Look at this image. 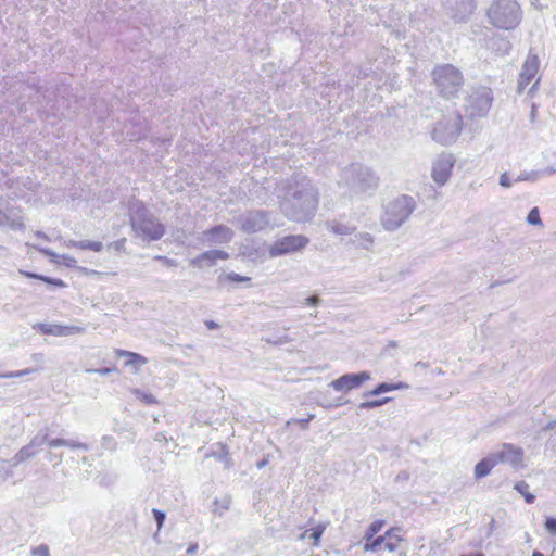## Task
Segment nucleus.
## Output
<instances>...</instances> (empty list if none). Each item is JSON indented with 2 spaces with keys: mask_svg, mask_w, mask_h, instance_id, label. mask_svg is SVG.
I'll list each match as a JSON object with an SVG mask.
<instances>
[{
  "mask_svg": "<svg viewBox=\"0 0 556 556\" xmlns=\"http://www.w3.org/2000/svg\"><path fill=\"white\" fill-rule=\"evenodd\" d=\"M80 270H81L85 275H87V276H101V275H102V273L97 271V270H94V269L80 268Z\"/></svg>",
  "mask_w": 556,
  "mask_h": 556,
  "instance_id": "864d4df0",
  "label": "nucleus"
},
{
  "mask_svg": "<svg viewBox=\"0 0 556 556\" xmlns=\"http://www.w3.org/2000/svg\"><path fill=\"white\" fill-rule=\"evenodd\" d=\"M240 229L247 233H254L271 228L270 216L266 211H250L239 218Z\"/></svg>",
  "mask_w": 556,
  "mask_h": 556,
  "instance_id": "9b49d317",
  "label": "nucleus"
},
{
  "mask_svg": "<svg viewBox=\"0 0 556 556\" xmlns=\"http://www.w3.org/2000/svg\"><path fill=\"white\" fill-rule=\"evenodd\" d=\"M409 479V473L407 471H401L397 473L395 481L396 482H404Z\"/></svg>",
  "mask_w": 556,
  "mask_h": 556,
  "instance_id": "603ef678",
  "label": "nucleus"
},
{
  "mask_svg": "<svg viewBox=\"0 0 556 556\" xmlns=\"http://www.w3.org/2000/svg\"><path fill=\"white\" fill-rule=\"evenodd\" d=\"M45 444H47L50 448L65 446L73 450H89V446L83 442L61 438H51L48 429H45L38 431V433L30 440V442L27 445L20 448L18 452L21 453V456H24L26 459H29L35 457L40 452L41 447Z\"/></svg>",
  "mask_w": 556,
  "mask_h": 556,
  "instance_id": "0eeeda50",
  "label": "nucleus"
},
{
  "mask_svg": "<svg viewBox=\"0 0 556 556\" xmlns=\"http://www.w3.org/2000/svg\"><path fill=\"white\" fill-rule=\"evenodd\" d=\"M455 162L451 153H441L432 162L431 178L437 185L444 186L450 180Z\"/></svg>",
  "mask_w": 556,
  "mask_h": 556,
  "instance_id": "f8f14e48",
  "label": "nucleus"
},
{
  "mask_svg": "<svg viewBox=\"0 0 556 556\" xmlns=\"http://www.w3.org/2000/svg\"><path fill=\"white\" fill-rule=\"evenodd\" d=\"M227 278L231 281H235V282H243V281H249L250 278L249 277H244V276H240L239 274H236V273H230Z\"/></svg>",
  "mask_w": 556,
  "mask_h": 556,
  "instance_id": "49530a36",
  "label": "nucleus"
},
{
  "mask_svg": "<svg viewBox=\"0 0 556 556\" xmlns=\"http://www.w3.org/2000/svg\"><path fill=\"white\" fill-rule=\"evenodd\" d=\"M540 61L534 54H529L525 60L517 85L518 93H521L539 72Z\"/></svg>",
  "mask_w": 556,
  "mask_h": 556,
  "instance_id": "2eb2a0df",
  "label": "nucleus"
},
{
  "mask_svg": "<svg viewBox=\"0 0 556 556\" xmlns=\"http://www.w3.org/2000/svg\"><path fill=\"white\" fill-rule=\"evenodd\" d=\"M496 463L508 464L514 468L523 467V450L510 443H504L501 450L493 453Z\"/></svg>",
  "mask_w": 556,
  "mask_h": 556,
  "instance_id": "ddd939ff",
  "label": "nucleus"
},
{
  "mask_svg": "<svg viewBox=\"0 0 556 556\" xmlns=\"http://www.w3.org/2000/svg\"><path fill=\"white\" fill-rule=\"evenodd\" d=\"M315 418V415L314 414H309L307 416V418H303V419H291L289 420L287 424L288 425H291V424H296L301 427V429L303 430H306L308 428V424L311 420H313Z\"/></svg>",
  "mask_w": 556,
  "mask_h": 556,
  "instance_id": "e433bc0d",
  "label": "nucleus"
},
{
  "mask_svg": "<svg viewBox=\"0 0 556 556\" xmlns=\"http://www.w3.org/2000/svg\"><path fill=\"white\" fill-rule=\"evenodd\" d=\"M391 400V397H383L381 400H372V401H366V402H362L359 405H358V408L359 409H371V408H376V407H379L386 403H388L389 401Z\"/></svg>",
  "mask_w": 556,
  "mask_h": 556,
  "instance_id": "72a5a7b5",
  "label": "nucleus"
},
{
  "mask_svg": "<svg viewBox=\"0 0 556 556\" xmlns=\"http://www.w3.org/2000/svg\"><path fill=\"white\" fill-rule=\"evenodd\" d=\"M27 460L24 456H21V453L17 452L13 458L11 460H8L9 462V466H11V468L13 467H16L18 466L21 463Z\"/></svg>",
  "mask_w": 556,
  "mask_h": 556,
  "instance_id": "79ce46f5",
  "label": "nucleus"
},
{
  "mask_svg": "<svg viewBox=\"0 0 556 556\" xmlns=\"http://www.w3.org/2000/svg\"><path fill=\"white\" fill-rule=\"evenodd\" d=\"M532 556H543V554L541 552L534 551Z\"/></svg>",
  "mask_w": 556,
  "mask_h": 556,
  "instance_id": "338daca9",
  "label": "nucleus"
},
{
  "mask_svg": "<svg viewBox=\"0 0 556 556\" xmlns=\"http://www.w3.org/2000/svg\"><path fill=\"white\" fill-rule=\"evenodd\" d=\"M351 242L356 248L370 250L374 245V237L368 232H358L351 239Z\"/></svg>",
  "mask_w": 556,
  "mask_h": 556,
  "instance_id": "b1692460",
  "label": "nucleus"
},
{
  "mask_svg": "<svg viewBox=\"0 0 556 556\" xmlns=\"http://www.w3.org/2000/svg\"><path fill=\"white\" fill-rule=\"evenodd\" d=\"M40 370H41V367L26 368V369L17 370V371H9L5 374H0V378H18V377L30 375V374H34V372H37Z\"/></svg>",
  "mask_w": 556,
  "mask_h": 556,
  "instance_id": "7c9ffc66",
  "label": "nucleus"
},
{
  "mask_svg": "<svg viewBox=\"0 0 556 556\" xmlns=\"http://www.w3.org/2000/svg\"><path fill=\"white\" fill-rule=\"evenodd\" d=\"M114 369L113 368H109V367H104V368H99V369H86L85 371L86 372H97L99 375H102V376H105V375H109L110 372H112Z\"/></svg>",
  "mask_w": 556,
  "mask_h": 556,
  "instance_id": "de8ad7c7",
  "label": "nucleus"
},
{
  "mask_svg": "<svg viewBox=\"0 0 556 556\" xmlns=\"http://www.w3.org/2000/svg\"><path fill=\"white\" fill-rule=\"evenodd\" d=\"M130 223L137 237L142 240H159L164 235V226L142 205H134Z\"/></svg>",
  "mask_w": 556,
  "mask_h": 556,
  "instance_id": "423d86ee",
  "label": "nucleus"
},
{
  "mask_svg": "<svg viewBox=\"0 0 556 556\" xmlns=\"http://www.w3.org/2000/svg\"><path fill=\"white\" fill-rule=\"evenodd\" d=\"M514 489L519 492L528 504H532L535 496L529 492V484L525 481H519L515 484Z\"/></svg>",
  "mask_w": 556,
  "mask_h": 556,
  "instance_id": "cd10ccee",
  "label": "nucleus"
},
{
  "mask_svg": "<svg viewBox=\"0 0 556 556\" xmlns=\"http://www.w3.org/2000/svg\"><path fill=\"white\" fill-rule=\"evenodd\" d=\"M197 551H198V544H197V543H194V544H191V545L187 548L186 553H187V554H193V553H195Z\"/></svg>",
  "mask_w": 556,
  "mask_h": 556,
  "instance_id": "4d7b16f0",
  "label": "nucleus"
},
{
  "mask_svg": "<svg viewBox=\"0 0 556 556\" xmlns=\"http://www.w3.org/2000/svg\"><path fill=\"white\" fill-rule=\"evenodd\" d=\"M400 529L393 528L388 530L382 536H386L384 541V549L389 553H393L397 549L399 543L402 541V538L399 535Z\"/></svg>",
  "mask_w": 556,
  "mask_h": 556,
  "instance_id": "5701e85b",
  "label": "nucleus"
},
{
  "mask_svg": "<svg viewBox=\"0 0 556 556\" xmlns=\"http://www.w3.org/2000/svg\"><path fill=\"white\" fill-rule=\"evenodd\" d=\"M463 118L458 113L444 115L438 121L432 129V139L442 146L455 142L460 135Z\"/></svg>",
  "mask_w": 556,
  "mask_h": 556,
  "instance_id": "6e6552de",
  "label": "nucleus"
},
{
  "mask_svg": "<svg viewBox=\"0 0 556 556\" xmlns=\"http://www.w3.org/2000/svg\"><path fill=\"white\" fill-rule=\"evenodd\" d=\"M320 303V299L317 295L308 296L305 299V304L317 306Z\"/></svg>",
  "mask_w": 556,
  "mask_h": 556,
  "instance_id": "3c124183",
  "label": "nucleus"
},
{
  "mask_svg": "<svg viewBox=\"0 0 556 556\" xmlns=\"http://www.w3.org/2000/svg\"><path fill=\"white\" fill-rule=\"evenodd\" d=\"M289 341H290V339L288 337H283V338L279 339L278 341H275L274 343L282 344V343H288Z\"/></svg>",
  "mask_w": 556,
  "mask_h": 556,
  "instance_id": "052dcab7",
  "label": "nucleus"
},
{
  "mask_svg": "<svg viewBox=\"0 0 556 556\" xmlns=\"http://www.w3.org/2000/svg\"><path fill=\"white\" fill-rule=\"evenodd\" d=\"M229 257L228 253L222 250H210L202 253L200 256L194 258L192 263L202 268L213 266L217 260H227Z\"/></svg>",
  "mask_w": 556,
  "mask_h": 556,
  "instance_id": "412c9836",
  "label": "nucleus"
},
{
  "mask_svg": "<svg viewBox=\"0 0 556 556\" xmlns=\"http://www.w3.org/2000/svg\"><path fill=\"white\" fill-rule=\"evenodd\" d=\"M132 394L136 396V399L142 403L146 404H152L155 403V399L152 394L146 393L141 390L135 389L132 390Z\"/></svg>",
  "mask_w": 556,
  "mask_h": 556,
  "instance_id": "c9c22d12",
  "label": "nucleus"
},
{
  "mask_svg": "<svg viewBox=\"0 0 556 556\" xmlns=\"http://www.w3.org/2000/svg\"><path fill=\"white\" fill-rule=\"evenodd\" d=\"M12 477L13 470L11 466H9V462L4 459L0 460V480L4 482Z\"/></svg>",
  "mask_w": 556,
  "mask_h": 556,
  "instance_id": "473e14b6",
  "label": "nucleus"
},
{
  "mask_svg": "<svg viewBox=\"0 0 556 556\" xmlns=\"http://www.w3.org/2000/svg\"><path fill=\"white\" fill-rule=\"evenodd\" d=\"M510 49V43L509 41L507 40H504V39H500L498 40V47H497V50L502 52V54H506L508 53Z\"/></svg>",
  "mask_w": 556,
  "mask_h": 556,
  "instance_id": "c03bdc74",
  "label": "nucleus"
},
{
  "mask_svg": "<svg viewBox=\"0 0 556 556\" xmlns=\"http://www.w3.org/2000/svg\"><path fill=\"white\" fill-rule=\"evenodd\" d=\"M325 531V526L318 525L315 528H312L309 530L304 531L301 535V540L309 539L313 541V545L317 546L319 543V540Z\"/></svg>",
  "mask_w": 556,
  "mask_h": 556,
  "instance_id": "bb28decb",
  "label": "nucleus"
},
{
  "mask_svg": "<svg viewBox=\"0 0 556 556\" xmlns=\"http://www.w3.org/2000/svg\"><path fill=\"white\" fill-rule=\"evenodd\" d=\"M31 554L34 556H50V552L48 546L40 545L31 551Z\"/></svg>",
  "mask_w": 556,
  "mask_h": 556,
  "instance_id": "58836bf2",
  "label": "nucleus"
},
{
  "mask_svg": "<svg viewBox=\"0 0 556 556\" xmlns=\"http://www.w3.org/2000/svg\"><path fill=\"white\" fill-rule=\"evenodd\" d=\"M545 529L552 533V534H556V518H547L546 521H545Z\"/></svg>",
  "mask_w": 556,
  "mask_h": 556,
  "instance_id": "a19ab883",
  "label": "nucleus"
},
{
  "mask_svg": "<svg viewBox=\"0 0 556 556\" xmlns=\"http://www.w3.org/2000/svg\"><path fill=\"white\" fill-rule=\"evenodd\" d=\"M35 328L45 334L56 337H68L86 332L85 327L76 325L38 324Z\"/></svg>",
  "mask_w": 556,
  "mask_h": 556,
  "instance_id": "f3484780",
  "label": "nucleus"
},
{
  "mask_svg": "<svg viewBox=\"0 0 556 556\" xmlns=\"http://www.w3.org/2000/svg\"><path fill=\"white\" fill-rule=\"evenodd\" d=\"M326 227L328 230L339 236L351 235L355 231L354 226L345 225L337 220L327 222Z\"/></svg>",
  "mask_w": 556,
  "mask_h": 556,
  "instance_id": "393cba45",
  "label": "nucleus"
},
{
  "mask_svg": "<svg viewBox=\"0 0 556 556\" xmlns=\"http://www.w3.org/2000/svg\"><path fill=\"white\" fill-rule=\"evenodd\" d=\"M370 379V374L362 371L357 374H345L330 383V387L338 392H349L358 388L362 383Z\"/></svg>",
  "mask_w": 556,
  "mask_h": 556,
  "instance_id": "4468645a",
  "label": "nucleus"
},
{
  "mask_svg": "<svg viewBox=\"0 0 556 556\" xmlns=\"http://www.w3.org/2000/svg\"><path fill=\"white\" fill-rule=\"evenodd\" d=\"M31 247L35 248L36 250H38L39 252H41L45 255H48V256H51V257H58V255L53 251H51L50 249H46V248H41V247H37V245H31Z\"/></svg>",
  "mask_w": 556,
  "mask_h": 556,
  "instance_id": "09e8293b",
  "label": "nucleus"
},
{
  "mask_svg": "<svg viewBox=\"0 0 556 556\" xmlns=\"http://www.w3.org/2000/svg\"><path fill=\"white\" fill-rule=\"evenodd\" d=\"M35 236H36V237H38V238H42V239H45V240H47V241H49V240H50V238H49L46 233H43V232H41V231H36V232H35Z\"/></svg>",
  "mask_w": 556,
  "mask_h": 556,
  "instance_id": "bf43d9fd",
  "label": "nucleus"
},
{
  "mask_svg": "<svg viewBox=\"0 0 556 556\" xmlns=\"http://www.w3.org/2000/svg\"><path fill=\"white\" fill-rule=\"evenodd\" d=\"M266 462L265 460H262L257 464V467L258 468H262L263 466H265Z\"/></svg>",
  "mask_w": 556,
  "mask_h": 556,
  "instance_id": "774afa93",
  "label": "nucleus"
},
{
  "mask_svg": "<svg viewBox=\"0 0 556 556\" xmlns=\"http://www.w3.org/2000/svg\"><path fill=\"white\" fill-rule=\"evenodd\" d=\"M232 238L233 231L225 225H217L202 233V240L208 244L228 243Z\"/></svg>",
  "mask_w": 556,
  "mask_h": 556,
  "instance_id": "6ab92c4d",
  "label": "nucleus"
},
{
  "mask_svg": "<svg viewBox=\"0 0 556 556\" xmlns=\"http://www.w3.org/2000/svg\"><path fill=\"white\" fill-rule=\"evenodd\" d=\"M152 513H153V516H154V518H155V520L157 522V528L160 529L162 527L164 520H165V514L162 510L156 509V508H154L152 510Z\"/></svg>",
  "mask_w": 556,
  "mask_h": 556,
  "instance_id": "ea45409f",
  "label": "nucleus"
},
{
  "mask_svg": "<svg viewBox=\"0 0 556 556\" xmlns=\"http://www.w3.org/2000/svg\"><path fill=\"white\" fill-rule=\"evenodd\" d=\"M115 355L125 358L124 365L129 367L134 372H137L148 362L144 356L138 353L121 349L115 350Z\"/></svg>",
  "mask_w": 556,
  "mask_h": 556,
  "instance_id": "aec40b11",
  "label": "nucleus"
},
{
  "mask_svg": "<svg viewBox=\"0 0 556 556\" xmlns=\"http://www.w3.org/2000/svg\"><path fill=\"white\" fill-rule=\"evenodd\" d=\"M20 274L25 276V277L43 280V281H46L48 283H51V285H54L56 287H63L64 286V282L62 280H60V279H52V278H49V277H45V276H41V275H38V274H33V273H29V271H25V270H20Z\"/></svg>",
  "mask_w": 556,
  "mask_h": 556,
  "instance_id": "c756f323",
  "label": "nucleus"
},
{
  "mask_svg": "<svg viewBox=\"0 0 556 556\" xmlns=\"http://www.w3.org/2000/svg\"><path fill=\"white\" fill-rule=\"evenodd\" d=\"M491 25L498 29H515L522 20V10L517 0H494L486 12Z\"/></svg>",
  "mask_w": 556,
  "mask_h": 556,
  "instance_id": "f03ea898",
  "label": "nucleus"
},
{
  "mask_svg": "<svg viewBox=\"0 0 556 556\" xmlns=\"http://www.w3.org/2000/svg\"><path fill=\"white\" fill-rule=\"evenodd\" d=\"M400 388H401V384L382 382V383H379L374 390L367 392L365 395H380L384 392H390L393 390H397Z\"/></svg>",
  "mask_w": 556,
  "mask_h": 556,
  "instance_id": "c85d7f7f",
  "label": "nucleus"
},
{
  "mask_svg": "<svg viewBox=\"0 0 556 556\" xmlns=\"http://www.w3.org/2000/svg\"><path fill=\"white\" fill-rule=\"evenodd\" d=\"M539 178L538 172H530V173H521L517 178L516 181H526V180H532L535 181Z\"/></svg>",
  "mask_w": 556,
  "mask_h": 556,
  "instance_id": "4c0bfd02",
  "label": "nucleus"
},
{
  "mask_svg": "<svg viewBox=\"0 0 556 556\" xmlns=\"http://www.w3.org/2000/svg\"><path fill=\"white\" fill-rule=\"evenodd\" d=\"M500 185L504 188H509L511 187L513 182L508 176L507 173H503L501 176H500Z\"/></svg>",
  "mask_w": 556,
  "mask_h": 556,
  "instance_id": "a18cd8bd",
  "label": "nucleus"
},
{
  "mask_svg": "<svg viewBox=\"0 0 556 556\" xmlns=\"http://www.w3.org/2000/svg\"><path fill=\"white\" fill-rule=\"evenodd\" d=\"M280 207L285 215L294 222H305L316 212L318 192L311 180L302 174H295L278 189Z\"/></svg>",
  "mask_w": 556,
  "mask_h": 556,
  "instance_id": "f257e3e1",
  "label": "nucleus"
},
{
  "mask_svg": "<svg viewBox=\"0 0 556 556\" xmlns=\"http://www.w3.org/2000/svg\"><path fill=\"white\" fill-rule=\"evenodd\" d=\"M0 226H8L12 229H22L24 227L20 210L10 206L4 200H0Z\"/></svg>",
  "mask_w": 556,
  "mask_h": 556,
  "instance_id": "dca6fc26",
  "label": "nucleus"
},
{
  "mask_svg": "<svg viewBox=\"0 0 556 556\" xmlns=\"http://www.w3.org/2000/svg\"><path fill=\"white\" fill-rule=\"evenodd\" d=\"M31 358H33V361H34V362H36V363H38V364H41V363H43V361H45V356H43V354H41V353L33 354V355H31Z\"/></svg>",
  "mask_w": 556,
  "mask_h": 556,
  "instance_id": "5fc2aeb1",
  "label": "nucleus"
},
{
  "mask_svg": "<svg viewBox=\"0 0 556 556\" xmlns=\"http://www.w3.org/2000/svg\"><path fill=\"white\" fill-rule=\"evenodd\" d=\"M27 460L24 456H21V453L17 452L13 458L11 460H8L9 462V466H11V468L13 467H16L18 466L21 463Z\"/></svg>",
  "mask_w": 556,
  "mask_h": 556,
  "instance_id": "37998d69",
  "label": "nucleus"
},
{
  "mask_svg": "<svg viewBox=\"0 0 556 556\" xmlns=\"http://www.w3.org/2000/svg\"><path fill=\"white\" fill-rule=\"evenodd\" d=\"M496 465H497L496 459H495L493 453H491L489 456H486L485 458L480 460L475 466V477L477 479L486 477Z\"/></svg>",
  "mask_w": 556,
  "mask_h": 556,
  "instance_id": "4be33fe9",
  "label": "nucleus"
},
{
  "mask_svg": "<svg viewBox=\"0 0 556 556\" xmlns=\"http://www.w3.org/2000/svg\"><path fill=\"white\" fill-rule=\"evenodd\" d=\"M493 101L492 90L488 87H472L465 98V112L470 118L484 117Z\"/></svg>",
  "mask_w": 556,
  "mask_h": 556,
  "instance_id": "1a4fd4ad",
  "label": "nucleus"
},
{
  "mask_svg": "<svg viewBox=\"0 0 556 556\" xmlns=\"http://www.w3.org/2000/svg\"><path fill=\"white\" fill-rule=\"evenodd\" d=\"M124 243H125V239H123V240H121V241L116 242V243H115L116 249L122 248V247L124 245Z\"/></svg>",
  "mask_w": 556,
  "mask_h": 556,
  "instance_id": "0e129e2a",
  "label": "nucleus"
},
{
  "mask_svg": "<svg viewBox=\"0 0 556 556\" xmlns=\"http://www.w3.org/2000/svg\"><path fill=\"white\" fill-rule=\"evenodd\" d=\"M556 169L554 167H547L543 173L545 175H553L555 174Z\"/></svg>",
  "mask_w": 556,
  "mask_h": 556,
  "instance_id": "680f3d73",
  "label": "nucleus"
},
{
  "mask_svg": "<svg viewBox=\"0 0 556 556\" xmlns=\"http://www.w3.org/2000/svg\"><path fill=\"white\" fill-rule=\"evenodd\" d=\"M78 243H79V241L70 240V241L65 242V245L68 248H78Z\"/></svg>",
  "mask_w": 556,
  "mask_h": 556,
  "instance_id": "13d9d810",
  "label": "nucleus"
},
{
  "mask_svg": "<svg viewBox=\"0 0 556 556\" xmlns=\"http://www.w3.org/2000/svg\"><path fill=\"white\" fill-rule=\"evenodd\" d=\"M535 111H536V108H535V105L533 104V105H532V110H531V121H532V122H533V121H534V118H535Z\"/></svg>",
  "mask_w": 556,
  "mask_h": 556,
  "instance_id": "e2e57ef3",
  "label": "nucleus"
},
{
  "mask_svg": "<svg viewBox=\"0 0 556 556\" xmlns=\"http://www.w3.org/2000/svg\"><path fill=\"white\" fill-rule=\"evenodd\" d=\"M230 504L231 497L229 495L217 497L214 500L212 511L222 517L230 508Z\"/></svg>",
  "mask_w": 556,
  "mask_h": 556,
  "instance_id": "a878e982",
  "label": "nucleus"
},
{
  "mask_svg": "<svg viewBox=\"0 0 556 556\" xmlns=\"http://www.w3.org/2000/svg\"><path fill=\"white\" fill-rule=\"evenodd\" d=\"M527 223L529 225H533V226H542L543 225L538 207H533L530 210V212L527 216Z\"/></svg>",
  "mask_w": 556,
  "mask_h": 556,
  "instance_id": "f704fd0d",
  "label": "nucleus"
},
{
  "mask_svg": "<svg viewBox=\"0 0 556 556\" xmlns=\"http://www.w3.org/2000/svg\"><path fill=\"white\" fill-rule=\"evenodd\" d=\"M416 207L415 200L406 194L399 195L389 201L381 217L386 230L393 231L400 228Z\"/></svg>",
  "mask_w": 556,
  "mask_h": 556,
  "instance_id": "20e7f679",
  "label": "nucleus"
},
{
  "mask_svg": "<svg viewBox=\"0 0 556 556\" xmlns=\"http://www.w3.org/2000/svg\"><path fill=\"white\" fill-rule=\"evenodd\" d=\"M46 458L49 462L55 460L56 464H61L62 463V455L53 454L52 452H48L47 455H46Z\"/></svg>",
  "mask_w": 556,
  "mask_h": 556,
  "instance_id": "8fccbe9b",
  "label": "nucleus"
},
{
  "mask_svg": "<svg viewBox=\"0 0 556 556\" xmlns=\"http://www.w3.org/2000/svg\"><path fill=\"white\" fill-rule=\"evenodd\" d=\"M308 238L303 235H291L282 237L269 245V257L275 258L281 255L301 251L308 244Z\"/></svg>",
  "mask_w": 556,
  "mask_h": 556,
  "instance_id": "9d476101",
  "label": "nucleus"
},
{
  "mask_svg": "<svg viewBox=\"0 0 556 556\" xmlns=\"http://www.w3.org/2000/svg\"><path fill=\"white\" fill-rule=\"evenodd\" d=\"M432 78L438 92L447 99L457 97L464 86L462 72L452 64L437 65L432 71Z\"/></svg>",
  "mask_w": 556,
  "mask_h": 556,
  "instance_id": "39448f33",
  "label": "nucleus"
},
{
  "mask_svg": "<svg viewBox=\"0 0 556 556\" xmlns=\"http://www.w3.org/2000/svg\"><path fill=\"white\" fill-rule=\"evenodd\" d=\"M341 181L355 194H371L379 186V178L367 166L352 164L341 174Z\"/></svg>",
  "mask_w": 556,
  "mask_h": 556,
  "instance_id": "7ed1b4c3",
  "label": "nucleus"
},
{
  "mask_svg": "<svg viewBox=\"0 0 556 556\" xmlns=\"http://www.w3.org/2000/svg\"><path fill=\"white\" fill-rule=\"evenodd\" d=\"M78 249L81 250H92L94 252H100L103 249V244L100 241H90V240H80L78 243Z\"/></svg>",
  "mask_w": 556,
  "mask_h": 556,
  "instance_id": "2f4dec72",
  "label": "nucleus"
},
{
  "mask_svg": "<svg viewBox=\"0 0 556 556\" xmlns=\"http://www.w3.org/2000/svg\"><path fill=\"white\" fill-rule=\"evenodd\" d=\"M205 325L210 330H215L219 327L218 324L213 320L205 321Z\"/></svg>",
  "mask_w": 556,
  "mask_h": 556,
  "instance_id": "6e6d98bb",
  "label": "nucleus"
},
{
  "mask_svg": "<svg viewBox=\"0 0 556 556\" xmlns=\"http://www.w3.org/2000/svg\"><path fill=\"white\" fill-rule=\"evenodd\" d=\"M156 440H157V441H161V440H165V441H166V438H165L163 434L157 433V435H156Z\"/></svg>",
  "mask_w": 556,
  "mask_h": 556,
  "instance_id": "69168bd1",
  "label": "nucleus"
},
{
  "mask_svg": "<svg viewBox=\"0 0 556 556\" xmlns=\"http://www.w3.org/2000/svg\"><path fill=\"white\" fill-rule=\"evenodd\" d=\"M383 523L384 522L382 520H376L371 522L370 526L366 529L364 534V552H379L381 544L386 541V536L380 535L375 538V535L381 530Z\"/></svg>",
  "mask_w": 556,
  "mask_h": 556,
  "instance_id": "a211bd4d",
  "label": "nucleus"
}]
</instances>
